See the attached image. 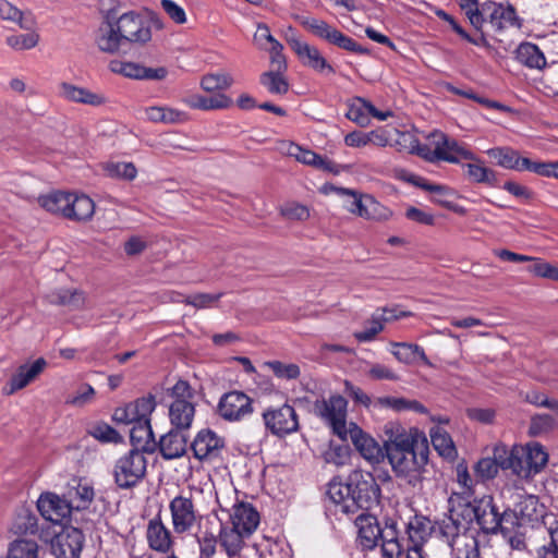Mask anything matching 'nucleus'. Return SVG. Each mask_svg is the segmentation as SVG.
<instances>
[{"mask_svg": "<svg viewBox=\"0 0 558 558\" xmlns=\"http://www.w3.org/2000/svg\"><path fill=\"white\" fill-rule=\"evenodd\" d=\"M327 497L335 505V512L354 514L359 510L368 511L379 504L380 486L371 472L354 470L348 476L347 483L330 482Z\"/></svg>", "mask_w": 558, "mask_h": 558, "instance_id": "1", "label": "nucleus"}, {"mask_svg": "<svg viewBox=\"0 0 558 558\" xmlns=\"http://www.w3.org/2000/svg\"><path fill=\"white\" fill-rule=\"evenodd\" d=\"M357 529L356 542L362 550L380 547L381 558H396L400 553V532L397 520L385 517L380 523L368 511H362L354 520Z\"/></svg>", "mask_w": 558, "mask_h": 558, "instance_id": "2", "label": "nucleus"}, {"mask_svg": "<svg viewBox=\"0 0 558 558\" xmlns=\"http://www.w3.org/2000/svg\"><path fill=\"white\" fill-rule=\"evenodd\" d=\"M465 15L476 31H482L485 24H489L496 32H501L508 27H521L522 25L514 7L509 3L492 1L480 3L476 1L468 9Z\"/></svg>", "mask_w": 558, "mask_h": 558, "instance_id": "3", "label": "nucleus"}, {"mask_svg": "<svg viewBox=\"0 0 558 558\" xmlns=\"http://www.w3.org/2000/svg\"><path fill=\"white\" fill-rule=\"evenodd\" d=\"M429 446L387 458L396 478L412 488L420 487L428 464Z\"/></svg>", "mask_w": 558, "mask_h": 558, "instance_id": "4", "label": "nucleus"}, {"mask_svg": "<svg viewBox=\"0 0 558 558\" xmlns=\"http://www.w3.org/2000/svg\"><path fill=\"white\" fill-rule=\"evenodd\" d=\"M168 396L172 399L169 405L171 428L187 432L195 416V390L189 381L179 379L170 389Z\"/></svg>", "mask_w": 558, "mask_h": 558, "instance_id": "5", "label": "nucleus"}, {"mask_svg": "<svg viewBox=\"0 0 558 558\" xmlns=\"http://www.w3.org/2000/svg\"><path fill=\"white\" fill-rule=\"evenodd\" d=\"M384 433L387 437L384 440L385 457L387 458L429 446L425 433L416 427L405 428L400 423L388 422L384 427Z\"/></svg>", "mask_w": 558, "mask_h": 558, "instance_id": "6", "label": "nucleus"}, {"mask_svg": "<svg viewBox=\"0 0 558 558\" xmlns=\"http://www.w3.org/2000/svg\"><path fill=\"white\" fill-rule=\"evenodd\" d=\"M429 144L434 146L430 150L427 145L418 146L417 153L429 161L444 160L451 163H459L461 159L475 160L476 156L464 145L450 138L441 131L435 130L427 136Z\"/></svg>", "mask_w": 558, "mask_h": 558, "instance_id": "7", "label": "nucleus"}, {"mask_svg": "<svg viewBox=\"0 0 558 558\" xmlns=\"http://www.w3.org/2000/svg\"><path fill=\"white\" fill-rule=\"evenodd\" d=\"M146 469L147 461L141 450H129L116 461L114 483L121 489L132 488L144 478Z\"/></svg>", "mask_w": 558, "mask_h": 558, "instance_id": "8", "label": "nucleus"}, {"mask_svg": "<svg viewBox=\"0 0 558 558\" xmlns=\"http://www.w3.org/2000/svg\"><path fill=\"white\" fill-rule=\"evenodd\" d=\"M266 432L278 438H283L299 430V415L295 409L283 403L267 407L262 413Z\"/></svg>", "mask_w": 558, "mask_h": 558, "instance_id": "9", "label": "nucleus"}, {"mask_svg": "<svg viewBox=\"0 0 558 558\" xmlns=\"http://www.w3.org/2000/svg\"><path fill=\"white\" fill-rule=\"evenodd\" d=\"M172 529L175 534H184L198 524L202 514L196 508L192 494H180L169 502Z\"/></svg>", "mask_w": 558, "mask_h": 558, "instance_id": "10", "label": "nucleus"}, {"mask_svg": "<svg viewBox=\"0 0 558 558\" xmlns=\"http://www.w3.org/2000/svg\"><path fill=\"white\" fill-rule=\"evenodd\" d=\"M506 522L535 527L545 515V507L534 495H521L513 508L505 509Z\"/></svg>", "mask_w": 558, "mask_h": 558, "instance_id": "11", "label": "nucleus"}, {"mask_svg": "<svg viewBox=\"0 0 558 558\" xmlns=\"http://www.w3.org/2000/svg\"><path fill=\"white\" fill-rule=\"evenodd\" d=\"M111 19L124 43L143 45L151 39V22L140 13L129 11Z\"/></svg>", "mask_w": 558, "mask_h": 558, "instance_id": "12", "label": "nucleus"}, {"mask_svg": "<svg viewBox=\"0 0 558 558\" xmlns=\"http://www.w3.org/2000/svg\"><path fill=\"white\" fill-rule=\"evenodd\" d=\"M475 523L485 535H496L506 522L505 510L499 511L492 495L474 497Z\"/></svg>", "mask_w": 558, "mask_h": 558, "instance_id": "13", "label": "nucleus"}, {"mask_svg": "<svg viewBox=\"0 0 558 558\" xmlns=\"http://www.w3.org/2000/svg\"><path fill=\"white\" fill-rule=\"evenodd\" d=\"M254 412L253 399L240 390L223 393L217 404L216 413L230 423L240 422Z\"/></svg>", "mask_w": 558, "mask_h": 558, "instance_id": "14", "label": "nucleus"}, {"mask_svg": "<svg viewBox=\"0 0 558 558\" xmlns=\"http://www.w3.org/2000/svg\"><path fill=\"white\" fill-rule=\"evenodd\" d=\"M347 400L340 395H335L327 400L323 399L315 402L316 413L331 425L335 434L339 437L347 436Z\"/></svg>", "mask_w": 558, "mask_h": 558, "instance_id": "15", "label": "nucleus"}, {"mask_svg": "<svg viewBox=\"0 0 558 558\" xmlns=\"http://www.w3.org/2000/svg\"><path fill=\"white\" fill-rule=\"evenodd\" d=\"M287 41L304 66L322 74L335 73L333 66L328 63L317 47L311 46L295 37L288 38Z\"/></svg>", "mask_w": 558, "mask_h": 558, "instance_id": "16", "label": "nucleus"}, {"mask_svg": "<svg viewBox=\"0 0 558 558\" xmlns=\"http://www.w3.org/2000/svg\"><path fill=\"white\" fill-rule=\"evenodd\" d=\"M155 396L149 393L137 398L135 401L117 408L112 414V421L117 424H135L142 417L150 416L156 409Z\"/></svg>", "mask_w": 558, "mask_h": 558, "instance_id": "17", "label": "nucleus"}, {"mask_svg": "<svg viewBox=\"0 0 558 558\" xmlns=\"http://www.w3.org/2000/svg\"><path fill=\"white\" fill-rule=\"evenodd\" d=\"M343 438L350 439L360 454L371 463H379L385 458L384 446L380 447L373 437L354 423L350 425Z\"/></svg>", "mask_w": 558, "mask_h": 558, "instance_id": "18", "label": "nucleus"}, {"mask_svg": "<svg viewBox=\"0 0 558 558\" xmlns=\"http://www.w3.org/2000/svg\"><path fill=\"white\" fill-rule=\"evenodd\" d=\"M146 539L148 547L154 551L163 555L173 553L174 537L171 531L161 521L160 515L148 521Z\"/></svg>", "mask_w": 558, "mask_h": 558, "instance_id": "19", "label": "nucleus"}, {"mask_svg": "<svg viewBox=\"0 0 558 558\" xmlns=\"http://www.w3.org/2000/svg\"><path fill=\"white\" fill-rule=\"evenodd\" d=\"M83 545V532L80 529L70 526L57 535L52 549L58 558H80Z\"/></svg>", "mask_w": 558, "mask_h": 558, "instance_id": "20", "label": "nucleus"}, {"mask_svg": "<svg viewBox=\"0 0 558 558\" xmlns=\"http://www.w3.org/2000/svg\"><path fill=\"white\" fill-rule=\"evenodd\" d=\"M37 508L44 518L54 523L62 522L73 511L65 494L63 497L53 493L41 494Z\"/></svg>", "mask_w": 558, "mask_h": 558, "instance_id": "21", "label": "nucleus"}, {"mask_svg": "<svg viewBox=\"0 0 558 558\" xmlns=\"http://www.w3.org/2000/svg\"><path fill=\"white\" fill-rule=\"evenodd\" d=\"M186 432L171 428L157 441V450L165 460H174L183 457L187 449Z\"/></svg>", "mask_w": 558, "mask_h": 558, "instance_id": "22", "label": "nucleus"}, {"mask_svg": "<svg viewBox=\"0 0 558 558\" xmlns=\"http://www.w3.org/2000/svg\"><path fill=\"white\" fill-rule=\"evenodd\" d=\"M225 441L214 430L206 428L197 433L191 444L194 457L198 460H205L217 457Z\"/></svg>", "mask_w": 558, "mask_h": 558, "instance_id": "23", "label": "nucleus"}, {"mask_svg": "<svg viewBox=\"0 0 558 558\" xmlns=\"http://www.w3.org/2000/svg\"><path fill=\"white\" fill-rule=\"evenodd\" d=\"M130 441L133 446L131 450H141V453H155L157 451V441L150 425V416L142 417L132 425L130 430Z\"/></svg>", "mask_w": 558, "mask_h": 558, "instance_id": "24", "label": "nucleus"}, {"mask_svg": "<svg viewBox=\"0 0 558 558\" xmlns=\"http://www.w3.org/2000/svg\"><path fill=\"white\" fill-rule=\"evenodd\" d=\"M390 353L400 362L405 365L423 364L428 367H434V364L427 357L424 348L410 342H390Z\"/></svg>", "mask_w": 558, "mask_h": 558, "instance_id": "25", "label": "nucleus"}, {"mask_svg": "<svg viewBox=\"0 0 558 558\" xmlns=\"http://www.w3.org/2000/svg\"><path fill=\"white\" fill-rule=\"evenodd\" d=\"M231 525L246 535H252L259 524V513L247 502L234 505L230 514Z\"/></svg>", "mask_w": 558, "mask_h": 558, "instance_id": "26", "label": "nucleus"}, {"mask_svg": "<svg viewBox=\"0 0 558 558\" xmlns=\"http://www.w3.org/2000/svg\"><path fill=\"white\" fill-rule=\"evenodd\" d=\"M489 157L496 160L497 165L515 171L532 172L533 161L525 157H520L519 153L510 147H496L487 151Z\"/></svg>", "mask_w": 558, "mask_h": 558, "instance_id": "27", "label": "nucleus"}, {"mask_svg": "<svg viewBox=\"0 0 558 558\" xmlns=\"http://www.w3.org/2000/svg\"><path fill=\"white\" fill-rule=\"evenodd\" d=\"M46 365V360L44 357H39L32 364H23L19 366L15 374H13L9 380L10 393L21 390L29 385L40 373H43Z\"/></svg>", "mask_w": 558, "mask_h": 558, "instance_id": "28", "label": "nucleus"}, {"mask_svg": "<svg viewBox=\"0 0 558 558\" xmlns=\"http://www.w3.org/2000/svg\"><path fill=\"white\" fill-rule=\"evenodd\" d=\"M61 95L73 102L99 107L107 102V98L100 93H94L85 87L75 86L70 83H62Z\"/></svg>", "mask_w": 558, "mask_h": 558, "instance_id": "29", "label": "nucleus"}, {"mask_svg": "<svg viewBox=\"0 0 558 558\" xmlns=\"http://www.w3.org/2000/svg\"><path fill=\"white\" fill-rule=\"evenodd\" d=\"M514 59L529 69L542 70L547 64L543 51L530 41H523L515 48Z\"/></svg>", "mask_w": 558, "mask_h": 558, "instance_id": "30", "label": "nucleus"}, {"mask_svg": "<svg viewBox=\"0 0 558 558\" xmlns=\"http://www.w3.org/2000/svg\"><path fill=\"white\" fill-rule=\"evenodd\" d=\"M232 525L220 523L219 545L225 549L229 558H234L244 545V538L248 537Z\"/></svg>", "mask_w": 558, "mask_h": 558, "instance_id": "31", "label": "nucleus"}, {"mask_svg": "<svg viewBox=\"0 0 558 558\" xmlns=\"http://www.w3.org/2000/svg\"><path fill=\"white\" fill-rule=\"evenodd\" d=\"M120 32L117 31V26L112 21L111 16H107L106 26H101L96 37V44L98 48L108 53L117 52L120 47L124 44Z\"/></svg>", "mask_w": 558, "mask_h": 558, "instance_id": "32", "label": "nucleus"}, {"mask_svg": "<svg viewBox=\"0 0 558 558\" xmlns=\"http://www.w3.org/2000/svg\"><path fill=\"white\" fill-rule=\"evenodd\" d=\"M95 213V203L87 195L71 193L70 207L65 218L75 221L90 220Z\"/></svg>", "mask_w": 558, "mask_h": 558, "instance_id": "33", "label": "nucleus"}, {"mask_svg": "<svg viewBox=\"0 0 558 558\" xmlns=\"http://www.w3.org/2000/svg\"><path fill=\"white\" fill-rule=\"evenodd\" d=\"M473 161L462 166L465 169L468 179L472 183L487 184L492 187L499 186L498 175L495 170L485 167L477 157Z\"/></svg>", "mask_w": 558, "mask_h": 558, "instance_id": "34", "label": "nucleus"}, {"mask_svg": "<svg viewBox=\"0 0 558 558\" xmlns=\"http://www.w3.org/2000/svg\"><path fill=\"white\" fill-rule=\"evenodd\" d=\"M65 495L72 510L82 511L89 508L95 498V490L89 484L78 481L75 485L69 487Z\"/></svg>", "mask_w": 558, "mask_h": 558, "instance_id": "35", "label": "nucleus"}, {"mask_svg": "<svg viewBox=\"0 0 558 558\" xmlns=\"http://www.w3.org/2000/svg\"><path fill=\"white\" fill-rule=\"evenodd\" d=\"M184 101L190 108L201 110L226 109L232 105V99L221 93L208 97L202 95H193L187 97Z\"/></svg>", "mask_w": 558, "mask_h": 558, "instance_id": "36", "label": "nucleus"}, {"mask_svg": "<svg viewBox=\"0 0 558 558\" xmlns=\"http://www.w3.org/2000/svg\"><path fill=\"white\" fill-rule=\"evenodd\" d=\"M369 105L371 101L359 96L348 100V111L345 112V118L356 123L361 128L368 126L371 124Z\"/></svg>", "mask_w": 558, "mask_h": 558, "instance_id": "37", "label": "nucleus"}, {"mask_svg": "<svg viewBox=\"0 0 558 558\" xmlns=\"http://www.w3.org/2000/svg\"><path fill=\"white\" fill-rule=\"evenodd\" d=\"M70 196L71 193L56 191L40 196L38 202L46 210L52 214H60L65 218L70 207Z\"/></svg>", "mask_w": 558, "mask_h": 558, "instance_id": "38", "label": "nucleus"}, {"mask_svg": "<svg viewBox=\"0 0 558 558\" xmlns=\"http://www.w3.org/2000/svg\"><path fill=\"white\" fill-rule=\"evenodd\" d=\"M146 118L154 123H181L186 120V114L169 107H148L145 109Z\"/></svg>", "mask_w": 558, "mask_h": 558, "instance_id": "39", "label": "nucleus"}, {"mask_svg": "<svg viewBox=\"0 0 558 558\" xmlns=\"http://www.w3.org/2000/svg\"><path fill=\"white\" fill-rule=\"evenodd\" d=\"M430 441L434 449L445 459L453 460L457 456L456 446L450 437V435L439 428H433L430 432Z\"/></svg>", "mask_w": 558, "mask_h": 558, "instance_id": "40", "label": "nucleus"}, {"mask_svg": "<svg viewBox=\"0 0 558 558\" xmlns=\"http://www.w3.org/2000/svg\"><path fill=\"white\" fill-rule=\"evenodd\" d=\"M49 303L60 306L78 308L84 304L83 293L78 290L57 289L47 294Z\"/></svg>", "mask_w": 558, "mask_h": 558, "instance_id": "41", "label": "nucleus"}, {"mask_svg": "<svg viewBox=\"0 0 558 558\" xmlns=\"http://www.w3.org/2000/svg\"><path fill=\"white\" fill-rule=\"evenodd\" d=\"M259 83L271 95L283 96L289 92V82L283 72L267 71L260 74Z\"/></svg>", "mask_w": 558, "mask_h": 558, "instance_id": "42", "label": "nucleus"}, {"mask_svg": "<svg viewBox=\"0 0 558 558\" xmlns=\"http://www.w3.org/2000/svg\"><path fill=\"white\" fill-rule=\"evenodd\" d=\"M357 206L360 209L361 206L363 207L360 217L368 220L387 221L392 216V211L389 208L378 203L371 195H365L364 206L360 203H357Z\"/></svg>", "mask_w": 558, "mask_h": 558, "instance_id": "43", "label": "nucleus"}, {"mask_svg": "<svg viewBox=\"0 0 558 558\" xmlns=\"http://www.w3.org/2000/svg\"><path fill=\"white\" fill-rule=\"evenodd\" d=\"M451 548L457 558H481L480 543L475 535L469 533L460 536Z\"/></svg>", "mask_w": 558, "mask_h": 558, "instance_id": "44", "label": "nucleus"}, {"mask_svg": "<svg viewBox=\"0 0 558 558\" xmlns=\"http://www.w3.org/2000/svg\"><path fill=\"white\" fill-rule=\"evenodd\" d=\"M439 532L450 547L456 545L454 542L460 536L469 534L465 524L454 520L451 514L439 522Z\"/></svg>", "mask_w": 558, "mask_h": 558, "instance_id": "45", "label": "nucleus"}, {"mask_svg": "<svg viewBox=\"0 0 558 558\" xmlns=\"http://www.w3.org/2000/svg\"><path fill=\"white\" fill-rule=\"evenodd\" d=\"M195 538L198 544L199 558H213L216 555L219 534L217 535L214 530L209 527L199 530Z\"/></svg>", "mask_w": 558, "mask_h": 558, "instance_id": "46", "label": "nucleus"}, {"mask_svg": "<svg viewBox=\"0 0 558 558\" xmlns=\"http://www.w3.org/2000/svg\"><path fill=\"white\" fill-rule=\"evenodd\" d=\"M385 328L380 313L376 310L369 319L364 323L363 330L354 332V338L362 343L373 341Z\"/></svg>", "mask_w": 558, "mask_h": 558, "instance_id": "47", "label": "nucleus"}, {"mask_svg": "<svg viewBox=\"0 0 558 558\" xmlns=\"http://www.w3.org/2000/svg\"><path fill=\"white\" fill-rule=\"evenodd\" d=\"M38 548L35 539L17 538L10 544L7 558H37Z\"/></svg>", "mask_w": 558, "mask_h": 558, "instance_id": "48", "label": "nucleus"}, {"mask_svg": "<svg viewBox=\"0 0 558 558\" xmlns=\"http://www.w3.org/2000/svg\"><path fill=\"white\" fill-rule=\"evenodd\" d=\"M429 530L430 521L424 515L415 514L407 524L409 538L414 543V546H417L428 536Z\"/></svg>", "mask_w": 558, "mask_h": 558, "instance_id": "49", "label": "nucleus"}, {"mask_svg": "<svg viewBox=\"0 0 558 558\" xmlns=\"http://www.w3.org/2000/svg\"><path fill=\"white\" fill-rule=\"evenodd\" d=\"M525 462L531 476L538 473L547 463L548 454L539 444H533L524 450Z\"/></svg>", "mask_w": 558, "mask_h": 558, "instance_id": "50", "label": "nucleus"}, {"mask_svg": "<svg viewBox=\"0 0 558 558\" xmlns=\"http://www.w3.org/2000/svg\"><path fill=\"white\" fill-rule=\"evenodd\" d=\"M0 17L2 20L15 22L24 29H31L33 26V20L24 16L21 10L7 0H0Z\"/></svg>", "mask_w": 558, "mask_h": 558, "instance_id": "51", "label": "nucleus"}, {"mask_svg": "<svg viewBox=\"0 0 558 558\" xmlns=\"http://www.w3.org/2000/svg\"><path fill=\"white\" fill-rule=\"evenodd\" d=\"M521 527V525L505 522L500 531H498V534L502 535L512 549L524 550L526 548V543L524 533L520 531Z\"/></svg>", "mask_w": 558, "mask_h": 558, "instance_id": "52", "label": "nucleus"}, {"mask_svg": "<svg viewBox=\"0 0 558 558\" xmlns=\"http://www.w3.org/2000/svg\"><path fill=\"white\" fill-rule=\"evenodd\" d=\"M300 22L313 35L328 43L336 31V27H332L327 22L315 17H302Z\"/></svg>", "mask_w": 558, "mask_h": 558, "instance_id": "53", "label": "nucleus"}, {"mask_svg": "<svg viewBox=\"0 0 558 558\" xmlns=\"http://www.w3.org/2000/svg\"><path fill=\"white\" fill-rule=\"evenodd\" d=\"M558 425V421L550 414H536L531 417L529 433L532 436H539L551 432Z\"/></svg>", "mask_w": 558, "mask_h": 558, "instance_id": "54", "label": "nucleus"}, {"mask_svg": "<svg viewBox=\"0 0 558 558\" xmlns=\"http://www.w3.org/2000/svg\"><path fill=\"white\" fill-rule=\"evenodd\" d=\"M504 470H511L513 474L521 478L531 476V471L525 462L523 448H512V454H510V460L507 462Z\"/></svg>", "mask_w": 558, "mask_h": 558, "instance_id": "55", "label": "nucleus"}, {"mask_svg": "<svg viewBox=\"0 0 558 558\" xmlns=\"http://www.w3.org/2000/svg\"><path fill=\"white\" fill-rule=\"evenodd\" d=\"M329 44L337 46L340 49L354 52L357 54H368L369 50L365 47H362L357 44L353 38L347 36L342 32L336 28Z\"/></svg>", "mask_w": 558, "mask_h": 558, "instance_id": "56", "label": "nucleus"}, {"mask_svg": "<svg viewBox=\"0 0 558 558\" xmlns=\"http://www.w3.org/2000/svg\"><path fill=\"white\" fill-rule=\"evenodd\" d=\"M449 513L458 522L464 523L465 529L469 530V525L475 522L474 498L463 504L459 502L457 507H452L449 509Z\"/></svg>", "mask_w": 558, "mask_h": 558, "instance_id": "57", "label": "nucleus"}, {"mask_svg": "<svg viewBox=\"0 0 558 558\" xmlns=\"http://www.w3.org/2000/svg\"><path fill=\"white\" fill-rule=\"evenodd\" d=\"M231 84L232 78L222 73L206 74L201 81L202 88L209 93L227 89Z\"/></svg>", "mask_w": 558, "mask_h": 558, "instance_id": "58", "label": "nucleus"}, {"mask_svg": "<svg viewBox=\"0 0 558 558\" xmlns=\"http://www.w3.org/2000/svg\"><path fill=\"white\" fill-rule=\"evenodd\" d=\"M89 434L101 442L119 444L122 441V436L118 430L105 422L96 424Z\"/></svg>", "mask_w": 558, "mask_h": 558, "instance_id": "59", "label": "nucleus"}, {"mask_svg": "<svg viewBox=\"0 0 558 558\" xmlns=\"http://www.w3.org/2000/svg\"><path fill=\"white\" fill-rule=\"evenodd\" d=\"M109 68L113 73L129 78L142 80L143 65L138 63L113 60L110 62Z\"/></svg>", "mask_w": 558, "mask_h": 558, "instance_id": "60", "label": "nucleus"}, {"mask_svg": "<svg viewBox=\"0 0 558 558\" xmlns=\"http://www.w3.org/2000/svg\"><path fill=\"white\" fill-rule=\"evenodd\" d=\"M109 177L132 181L137 174V169L132 162H112L106 167Z\"/></svg>", "mask_w": 558, "mask_h": 558, "instance_id": "61", "label": "nucleus"}, {"mask_svg": "<svg viewBox=\"0 0 558 558\" xmlns=\"http://www.w3.org/2000/svg\"><path fill=\"white\" fill-rule=\"evenodd\" d=\"M39 40L38 34L31 32L26 34L11 35L7 37V44L15 50L34 48Z\"/></svg>", "mask_w": 558, "mask_h": 558, "instance_id": "62", "label": "nucleus"}, {"mask_svg": "<svg viewBox=\"0 0 558 558\" xmlns=\"http://www.w3.org/2000/svg\"><path fill=\"white\" fill-rule=\"evenodd\" d=\"M332 189L335 190V192L338 195L344 197L345 203H347V205H345L347 209L350 213L360 216V213L362 211V209L359 208L357 203H360L364 206L365 196L359 195L355 191L345 189V187H332ZM361 208H363V207L361 206Z\"/></svg>", "mask_w": 558, "mask_h": 558, "instance_id": "63", "label": "nucleus"}, {"mask_svg": "<svg viewBox=\"0 0 558 558\" xmlns=\"http://www.w3.org/2000/svg\"><path fill=\"white\" fill-rule=\"evenodd\" d=\"M266 365L278 378L295 379L300 376V367L296 364H283L279 361L267 362Z\"/></svg>", "mask_w": 558, "mask_h": 558, "instance_id": "64", "label": "nucleus"}]
</instances>
